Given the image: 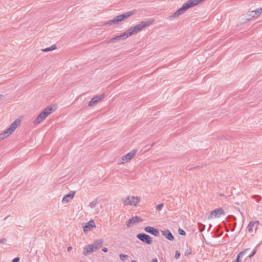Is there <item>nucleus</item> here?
<instances>
[{
	"mask_svg": "<svg viewBox=\"0 0 262 262\" xmlns=\"http://www.w3.org/2000/svg\"><path fill=\"white\" fill-rule=\"evenodd\" d=\"M204 0H189L184 3L183 6L176 11L172 15H170L169 18L172 19L177 17L183 14L188 9L198 5Z\"/></svg>",
	"mask_w": 262,
	"mask_h": 262,
	"instance_id": "f257e3e1",
	"label": "nucleus"
},
{
	"mask_svg": "<svg viewBox=\"0 0 262 262\" xmlns=\"http://www.w3.org/2000/svg\"><path fill=\"white\" fill-rule=\"evenodd\" d=\"M134 13V11H130L125 12L122 14H120L116 16L113 19L110 20L104 24V26H110L112 25H118L122 21L125 20L130 16H132Z\"/></svg>",
	"mask_w": 262,
	"mask_h": 262,
	"instance_id": "f03ea898",
	"label": "nucleus"
},
{
	"mask_svg": "<svg viewBox=\"0 0 262 262\" xmlns=\"http://www.w3.org/2000/svg\"><path fill=\"white\" fill-rule=\"evenodd\" d=\"M151 24V22L149 21H143L134 27H130L126 31L128 37L136 34L141 31L144 28L149 26Z\"/></svg>",
	"mask_w": 262,
	"mask_h": 262,
	"instance_id": "7ed1b4c3",
	"label": "nucleus"
},
{
	"mask_svg": "<svg viewBox=\"0 0 262 262\" xmlns=\"http://www.w3.org/2000/svg\"><path fill=\"white\" fill-rule=\"evenodd\" d=\"M141 197L135 195H128L123 198L122 202L124 206L137 207L141 202Z\"/></svg>",
	"mask_w": 262,
	"mask_h": 262,
	"instance_id": "20e7f679",
	"label": "nucleus"
},
{
	"mask_svg": "<svg viewBox=\"0 0 262 262\" xmlns=\"http://www.w3.org/2000/svg\"><path fill=\"white\" fill-rule=\"evenodd\" d=\"M20 122L21 120L19 119H15L8 128L2 133L0 134V140H2L11 135L18 127Z\"/></svg>",
	"mask_w": 262,
	"mask_h": 262,
	"instance_id": "39448f33",
	"label": "nucleus"
},
{
	"mask_svg": "<svg viewBox=\"0 0 262 262\" xmlns=\"http://www.w3.org/2000/svg\"><path fill=\"white\" fill-rule=\"evenodd\" d=\"M53 111V107L51 106L47 107L43 111H42L37 117L33 121L34 125H37L43 121L48 115L51 114Z\"/></svg>",
	"mask_w": 262,
	"mask_h": 262,
	"instance_id": "423d86ee",
	"label": "nucleus"
},
{
	"mask_svg": "<svg viewBox=\"0 0 262 262\" xmlns=\"http://www.w3.org/2000/svg\"><path fill=\"white\" fill-rule=\"evenodd\" d=\"M137 149H133L125 155L121 157L117 160L118 164H123L130 161L136 155Z\"/></svg>",
	"mask_w": 262,
	"mask_h": 262,
	"instance_id": "0eeeda50",
	"label": "nucleus"
},
{
	"mask_svg": "<svg viewBox=\"0 0 262 262\" xmlns=\"http://www.w3.org/2000/svg\"><path fill=\"white\" fill-rule=\"evenodd\" d=\"M225 212L222 208H219L212 211L209 216L208 220L220 217L221 215H224Z\"/></svg>",
	"mask_w": 262,
	"mask_h": 262,
	"instance_id": "6e6552de",
	"label": "nucleus"
},
{
	"mask_svg": "<svg viewBox=\"0 0 262 262\" xmlns=\"http://www.w3.org/2000/svg\"><path fill=\"white\" fill-rule=\"evenodd\" d=\"M82 225L83 229V231L85 233H87L89 232L92 231L94 228H96L95 223L93 220L89 221L86 223L82 224Z\"/></svg>",
	"mask_w": 262,
	"mask_h": 262,
	"instance_id": "1a4fd4ad",
	"label": "nucleus"
},
{
	"mask_svg": "<svg viewBox=\"0 0 262 262\" xmlns=\"http://www.w3.org/2000/svg\"><path fill=\"white\" fill-rule=\"evenodd\" d=\"M128 37L126 31L121 33L119 35H117L114 37L112 38L108 41V43H112L120 40H123Z\"/></svg>",
	"mask_w": 262,
	"mask_h": 262,
	"instance_id": "9d476101",
	"label": "nucleus"
},
{
	"mask_svg": "<svg viewBox=\"0 0 262 262\" xmlns=\"http://www.w3.org/2000/svg\"><path fill=\"white\" fill-rule=\"evenodd\" d=\"M137 237L142 242H144L148 245L151 244L152 242V238L149 235L144 233L137 234Z\"/></svg>",
	"mask_w": 262,
	"mask_h": 262,
	"instance_id": "9b49d317",
	"label": "nucleus"
},
{
	"mask_svg": "<svg viewBox=\"0 0 262 262\" xmlns=\"http://www.w3.org/2000/svg\"><path fill=\"white\" fill-rule=\"evenodd\" d=\"M142 221V220L141 219L140 217L138 216H135L128 220V221L126 222V225L127 227H130L135 224L138 222H140Z\"/></svg>",
	"mask_w": 262,
	"mask_h": 262,
	"instance_id": "f8f14e48",
	"label": "nucleus"
},
{
	"mask_svg": "<svg viewBox=\"0 0 262 262\" xmlns=\"http://www.w3.org/2000/svg\"><path fill=\"white\" fill-rule=\"evenodd\" d=\"M95 251H96L95 250L93 246H92V245L91 244L85 246L83 248V255L86 256L90 254L93 253Z\"/></svg>",
	"mask_w": 262,
	"mask_h": 262,
	"instance_id": "ddd939ff",
	"label": "nucleus"
},
{
	"mask_svg": "<svg viewBox=\"0 0 262 262\" xmlns=\"http://www.w3.org/2000/svg\"><path fill=\"white\" fill-rule=\"evenodd\" d=\"M104 98V95H102L101 96H96L94 97H93L89 103V106H92L100 101L102 100V99Z\"/></svg>",
	"mask_w": 262,
	"mask_h": 262,
	"instance_id": "4468645a",
	"label": "nucleus"
},
{
	"mask_svg": "<svg viewBox=\"0 0 262 262\" xmlns=\"http://www.w3.org/2000/svg\"><path fill=\"white\" fill-rule=\"evenodd\" d=\"M144 230L146 232H147L150 234H151L156 236H157L159 235V230H157V229L153 227L147 226V227H145Z\"/></svg>",
	"mask_w": 262,
	"mask_h": 262,
	"instance_id": "2eb2a0df",
	"label": "nucleus"
},
{
	"mask_svg": "<svg viewBox=\"0 0 262 262\" xmlns=\"http://www.w3.org/2000/svg\"><path fill=\"white\" fill-rule=\"evenodd\" d=\"M103 240L102 238L96 239L93 244H91L95 251L103 246Z\"/></svg>",
	"mask_w": 262,
	"mask_h": 262,
	"instance_id": "dca6fc26",
	"label": "nucleus"
},
{
	"mask_svg": "<svg viewBox=\"0 0 262 262\" xmlns=\"http://www.w3.org/2000/svg\"><path fill=\"white\" fill-rule=\"evenodd\" d=\"M74 194V192H71V193L65 195L62 198V203L63 204H66L69 202L70 200L73 199Z\"/></svg>",
	"mask_w": 262,
	"mask_h": 262,
	"instance_id": "f3484780",
	"label": "nucleus"
},
{
	"mask_svg": "<svg viewBox=\"0 0 262 262\" xmlns=\"http://www.w3.org/2000/svg\"><path fill=\"white\" fill-rule=\"evenodd\" d=\"M161 232L162 235L167 239L170 241L174 240V237L169 230L162 231Z\"/></svg>",
	"mask_w": 262,
	"mask_h": 262,
	"instance_id": "a211bd4d",
	"label": "nucleus"
},
{
	"mask_svg": "<svg viewBox=\"0 0 262 262\" xmlns=\"http://www.w3.org/2000/svg\"><path fill=\"white\" fill-rule=\"evenodd\" d=\"M262 13V8H258L255 10L251 11L249 16L251 17H257Z\"/></svg>",
	"mask_w": 262,
	"mask_h": 262,
	"instance_id": "6ab92c4d",
	"label": "nucleus"
},
{
	"mask_svg": "<svg viewBox=\"0 0 262 262\" xmlns=\"http://www.w3.org/2000/svg\"><path fill=\"white\" fill-rule=\"evenodd\" d=\"M259 224L258 221H252L250 222L248 225V230L250 232H253V228L255 226H257Z\"/></svg>",
	"mask_w": 262,
	"mask_h": 262,
	"instance_id": "aec40b11",
	"label": "nucleus"
},
{
	"mask_svg": "<svg viewBox=\"0 0 262 262\" xmlns=\"http://www.w3.org/2000/svg\"><path fill=\"white\" fill-rule=\"evenodd\" d=\"M249 250H250V249L248 248V249H246L244 250L239 252L238 254V255L236 257V258L232 262H239V258L243 257L244 256V255Z\"/></svg>",
	"mask_w": 262,
	"mask_h": 262,
	"instance_id": "412c9836",
	"label": "nucleus"
},
{
	"mask_svg": "<svg viewBox=\"0 0 262 262\" xmlns=\"http://www.w3.org/2000/svg\"><path fill=\"white\" fill-rule=\"evenodd\" d=\"M56 49V46L55 45H52L49 48H46L45 49H42V51L43 52H49L51 51H53Z\"/></svg>",
	"mask_w": 262,
	"mask_h": 262,
	"instance_id": "4be33fe9",
	"label": "nucleus"
},
{
	"mask_svg": "<svg viewBox=\"0 0 262 262\" xmlns=\"http://www.w3.org/2000/svg\"><path fill=\"white\" fill-rule=\"evenodd\" d=\"M97 204H98L97 200H95L93 201L92 202H91V203H90V204H89V206L91 208H94L96 207V206L97 205Z\"/></svg>",
	"mask_w": 262,
	"mask_h": 262,
	"instance_id": "5701e85b",
	"label": "nucleus"
},
{
	"mask_svg": "<svg viewBox=\"0 0 262 262\" xmlns=\"http://www.w3.org/2000/svg\"><path fill=\"white\" fill-rule=\"evenodd\" d=\"M119 257L121 260H124L126 258L128 257V255L126 254H120L119 255Z\"/></svg>",
	"mask_w": 262,
	"mask_h": 262,
	"instance_id": "b1692460",
	"label": "nucleus"
},
{
	"mask_svg": "<svg viewBox=\"0 0 262 262\" xmlns=\"http://www.w3.org/2000/svg\"><path fill=\"white\" fill-rule=\"evenodd\" d=\"M163 207V204L161 203L158 205H157L156 207V210L158 211H160Z\"/></svg>",
	"mask_w": 262,
	"mask_h": 262,
	"instance_id": "393cba45",
	"label": "nucleus"
},
{
	"mask_svg": "<svg viewBox=\"0 0 262 262\" xmlns=\"http://www.w3.org/2000/svg\"><path fill=\"white\" fill-rule=\"evenodd\" d=\"M178 232L181 235H185L186 234L185 231L181 228H179Z\"/></svg>",
	"mask_w": 262,
	"mask_h": 262,
	"instance_id": "a878e982",
	"label": "nucleus"
},
{
	"mask_svg": "<svg viewBox=\"0 0 262 262\" xmlns=\"http://www.w3.org/2000/svg\"><path fill=\"white\" fill-rule=\"evenodd\" d=\"M7 242V239L5 238H2L0 239V243L1 244H5Z\"/></svg>",
	"mask_w": 262,
	"mask_h": 262,
	"instance_id": "bb28decb",
	"label": "nucleus"
},
{
	"mask_svg": "<svg viewBox=\"0 0 262 262\" xmlns=\"http://www.w3.org/2000/svg\"><path fill=\"white\" fill-rule=\"evenodd\" d=\"M180 253L178 251H176V254H175L176 258L178 259L180 257Z\"/></svg>",
	"mask_w": 262,
	"mask_h": 262,
	"instance_id": "cd10ccee",
	"label": "nucleus"
},
{
	"mask_svg": "<svg viewBox=\"0 0 262 262\" xmlns=\"http://www.w3.org/2000/svg\"><path fill=\"white\" fill-rule=\"evenodd\" d=\"M255 252H256V251H254L252 253L247 255V257L250 258L251 257H252L255 254Z\"/></svg>",
	"mask_w": 262,
	"mask_h": 262,
	"instance_id": "c85d7f7f",
	"label": "nucleus"
},
{
	"mask_svg": "<svg viewBox=\"0 0 262 262\" xmlns=\"http://www.w3.org/2000/svg\"><path fill=\"white\" fill-rule=\"evenodd\" d=\"M19 258H18V257H16V258H14V259L12 260V262H18V261H19Z\"/></svg>",
	"mask_w": 262,
	"mask_h": 262,
	"instance_id": "c756f323",
	"label": "nucleus"
},
{
	"mask_svg": "<svg viewBox=\"0 0 262 262\" xmlns=\"http://www.w3.org/2000/svg\"><path fill=\"white\" fill-rule=\"evenodd\" d=\"M102 251L103 252H107L108 250L106 248H103L102 249Z\"/></svg>",
	"mask_w": 262,
	"mask_h": 262,
	"instance_id": "7c9ffc66",
	"label": "nucleus"
},
{
	"mask_svg": "<svg viewBox=\"0 0 262 262\" xmlns=\"http://www.w3.org/2000/svg\"><path fill=\"white\" fill-rule=\"evenodd\" d=\"M72 249V247L71 246H69L67 248L68 252H70Z\"/></svg>",
	"mask_w": 262,
	"mask_h": 262,
	"instance_id": "2f4dec72",
	"label": "nucleus"
},
{
	"mask_svg": "<svg viewBox=\"0 0 262 262\" xmlns=\"http://www.w3.org/2000/svg\"><path fill=\"white\" fill-rule=\"evenodd\" d=\"M151 262H158V260L156 258H153L151 259Z\"/></svg>",
	"mask_w": 262,
	"mask_h": 262,
	"instance_id": "473e14b6",
	"label": "nucleus"
},
{
	"mask_svg": "<svg viewBox=\"0 0 262 262\" xmlns=\"http://www.w3.org/2000/svg\"><path fill=\"white\" fill-rule=\"evenodd\" d=\"M4 96L3 95L0 94V100L3 98Z\"/></svg>",
	"mask_w": 262,
	"mask_h": 262,
	"instance_id": "72a5a7b5",
	"label": "nucleus"
},
{
	"mask_svg": "<svg viewBox=\"0 0 262 262\" xmlns=\"http://www.w3.org/2000/svg\"><path fill=\"white\" fill-rule=\"evenodd\" d=\"M247 253H248V252H247V253H246L244 255V256H243V257H244V256H246V259L247 258V255H248L247 254Z\"/></svg>",
	"mask_w": 262,
	"mask_h": 262,
	"instance_id": "f704fd0d",
	"label": "nucleus"
},
{
	"mask_svg": "<svg viewBox=\"0 0 262 262\" xmlns=\"http://www.w3.org/2000/svg\"><path fill=\"white\" fill-rule=\"evenodd\" d=\"M131 262H137L136 261H135V260H133Z\"/></svg>",
	"mask_w": 262,
	"mask_h": 262,
	"instance_id": "c9c22d12",
	"label": "nucleus"
}]
</instances>
